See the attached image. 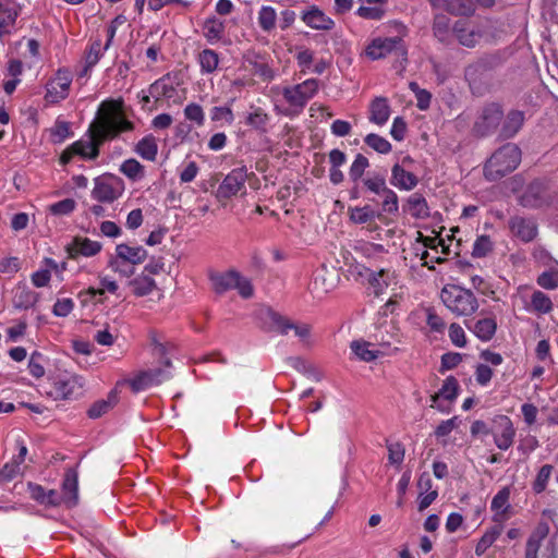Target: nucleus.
Wrapping results in <instances>:
<instances>
[{
  "label": "nucleus",
  "mask_w": 558,
  "mask_h": 558,
  "mask_svg": "<svg viewBox=\"0 0 558 558\" xmlns=\"http://www.w3.org/2000/svg\"><path fill=\"white\" fill-rule=\"evenodd\" d=\"M134 125L126 120L121 104L109 100L101 104L99 119L89 128L92 133L88 141L73 143L69 150L86 159H96L99 155V145L107 138H114L120 133L133 130Z\"/></svg>",
  "instance_id": "1"
},
{
  "label": "nucleus",
  "mask_w": 558,
  "mask_h": 558,
  "mask_svg": "<svg viewBox=\"0 0 558 558\" xmlns=\"http://www.w3.org/2000/svg\"><path fill=\"white\" fill-rule=\"evenodd\" d=\"M525 114L521 110L512 109L506 116L500 105L490 104V133L497 140H509L517 135L523 126Z\"/></svg>",
  "instance_id": "2"
},
{
  "label": "nucleus",
  "mask_w": 558,
  "mask_h": 558,
  "mask_svg": "<svg viewBox=\"0 0 558 558\" xmlns=\"http://www.w3.org/2000/svg\"><path fill=\"white\" fill-rule=\"evenodd\" d=\"M319 81L316 78H308L295 85H288L282 88V96L289 105L286 111L287 116H299L307 102L318 93Z\"/></svg>",
  "instance_id": "3"
},
{
  "label": "nucleus",
  "mask_w": 558,
  "mask_h": 558,
  "mask_svg": "<svg viewBox=\"0 0 558 558\" xmlns=\"http://www.w3.org/2000/svg\"><path fill=\"white\" fill-rule=\"evenodd\" d=\"M440 298L446 307L457 315H470L478 306L475 296L470 290L456 284L445 286Z\"/></svg>",
  "instance_id": "4"
},
{
  "label": "nucleus",
  "mask_w": 558,
  "mask_h": 558,
  "mask_svg": "<svg viewBox=\"0 0 558 558\" xmlns=\"http://www.w3.org/2000/svg\"><path fill=\"white\" fill-rule=\"evenodd\" d=\"M521 162V149L514 143H507L490 155V178H501L512 172Z\"/></svg>",
  "instance_id": "5"
},
{
  "label": "nucleus",
  "mask_w": 558,
  "mask_h": 558,
  "mask_svg": "<svg viewBox=\"0 0 558 558\" xmlns=\"http://www.w3.org/2000/svg\"><path fill=\"white\" fill-rule=\"evenodd\" d=\"M263 315L265 323L268 324V329L271 331L286 336L292 330L302 341H306L311 336V327L306 324H294L286 316L270 308H267Z\"/></svg>",
  "instance_id": "6"
},
{
  "label": "nucleus",
  "mask_w": 558,
  "mask_h": 558,
  "mask_svg": "<svg viewBox=\"0 0 558 558\" xmlns=\"http://www.w3.org/2000/svg\"><path fill=\"white\" fill-rule=\"evenodd\" d=\"M92 196L100 203H112L124 192L123 180L114 174L106 173L97 177L94 182Z\"/></svg>",
  "instance_id": "7"
},
{
  "label": "nucleus",
  "mask_w": 558,
  "mask_h": 558,
  "mask_svg": "<svg viewBox=\"0 0 558 558\" xmlns=\"http://www.w3.org/2000/svg\"><path fill=\"white\" fill-rule=\"evenodd\" d=\"M389 53L405 59L407 49L400 37L375 38L366 48V54L372 60L385 58Z\"/></svg>",
  "instance_id": "8"
},
{
  "label": "nucleus",
  "mask_w": 558,
  "mask_h": 558,
  "mask_svg": "<svg viewBox=\"0 0 558 558\" xmlns=\"http://www.w3.org/2000/svg\"><path fill=\"white\" fill-rule=\"evenodd\" d=\"M247 178V168L245 166L231 170L219 184L217 197L219 199H229L235 196L241 190H245Z\"/></svg>",
  "instance_id": "9"
},
{
  "label": "nucleus",
  "mask_w": 558,
  "mask_h": 558,
  "mask_svg": "<svg viewBox=\"0 0 558 558\" xmlns=\"http://www.w3.org/2000/svg\"><path fill=\"white\" fill-rule=\"evenodd\" d=\"M465 78L471 92L476 96H483L488 90V63L482 59L465 69Z\"/></svg>",
  "instance_id": "10"
},
{
  "label": "nucleus",
  "mask_w": 558,
  "mask_h": 558,
  "mask_svg": "<svg viewBox=\"0 0 558 558\" xmlns=\"http://www.w3.org/2000/svg\"><path fill=\"white\" fill-rule=\"evenodd\" d=\"M72 74L68 69H59L56 77L46 86L45 99L50 104H58L69 95Z\"/></svg>",
  "instance_id": "11"
},
{
  "label": "nucleus",
  "mask_w": 558,
  "mask_h": 558,
  "mask_svg": "<svg viewBox=\"0 0 558 558\" xmlns=\"http://www.w3.org/2000/svg\"><path fill=\"white\" fill-rule=\"evenodd\" d=\"M550 203L551 196L549 189L541 181H534L529 184L520 196V204L524 207L539 208Z\"/></svg>",
  "instance_id": "12"
},
{
  "label": "nucleus",
  "mask_w": 558,
  "mask_h": 558,
  "mask_svg": "<svg viewBox=\"0 0 558 558\" xmlns=\"http://www.w3.org/2000/svg\"><path fill=\"white\" fill-rule=\"evenodd\" d=\"M170 377L171 374L168 369L158 367L155 369L140 372L129 380V384L134 392H140L151 386L159 385Z\"/></svg>",
  "instance_id": "13"
},
{
  "label": "nucleus",
  "mask_w": 558,
  "mask_h": 558,
  "mask_svg": "<svg viewBox=\"0 0 558 558\" xmlns=\"http://www.w3.org/2000/svg\"><path fill=\"white\" fill-rule=\"evenodd\" d=\"M490 432L494 434L496 446L501 450L511 447L514 437V428L508 416L500 415L494 418Z\"/></svg>",
  "instance_id": "14"
},
{
  "label": "nucleus",
  "mask_w": 558,
  "mask_h": 558,
  "mask_svg": "<svg viewBox=\"0 0 558 558\" xmlns=\"http://www.w3.org/2000/svg\"><path fill=\"white\" fill-rule=\"evenodd\" d=\"M82 388L83 383L81 377L74 375L63 376L56 379L49 395L56 400L71 399L78 395Z\"/></svg>",
  "instance_id": "15"
},
{
  "label": "nucleus",
  "mask_w": 558,
  "mask_h": 558,
  "mask_svg": "<svg viewBox=\"0 0 558 558\" xmlns=\"http://www.w3.org/2000/svg\"><path fill=\"white\" fill-rule=\"evenodd\" d=\"M68 256L72 259L77 258L82 255L85 257H92L98 254L101 250V244L97 241H92L88 238L75 236L65 246Z\"/></svg>",
  "instance_id": "16"
},
{
  "label": "nucleus",
  "mask_w": 558,
  "mask_h": 558,
  "mask_svg": "<svg viewBox=\"0 0 558 558\" xmlns=\"http://www.w3.org/2000/svg\"><path fill=\"white\" fill-rule=\"evenodd\" d=\"M301 19L313 29L330 31L335 27V21L316 5H312L307 11H304Z\"/></svg>",
  "instance_id": "17"
},
{
  "label": "nucleus",
  "mask_w": 558,
  "mask_h": 558,
  "mask_svg": "<svg viewBox=\"0 0 558 558\" xmlns=\"http://www.w3.org/2000/svg\"><path fill=\"white\" fill-rule=\"evenodd\" d=\"M175 77L177 75H172L171 73L163 75L162 77L158 78L153 84H150L148 93L156 100H159L161 98H172L175 95L174 85L179 84L175 81Z\"/></svg>",
  "instance_id": "18"
},
{
  "label": "nucleus",
  "mask_w": 558,
  "mask_h": 558,
  "mask_svg": "<svg viewBox=\"0 0 558 558\" xmlns=\"http://www.w3.org/2000/svg\"><path fill=\"white\" fill-rule=\"evenodd\" d=\"M418 183L417 177L407 171L405 168L396 163L391 169L390 184L403 191L413 190Z\"/></svg>",
  "instance_id": "19"
},
{
  "label": "nucleus",
  "mask_w": 558,
  "mask_h": 558,
  "mask_svg": "<svg viewBox=\"0 0 558 558\" xmlns=\"http://www.w3.org/2000/svg\"><path fill=\"white\" fill-rule=\"evenodd\" d=\"M512 233L524 242L532 241L537 234V227L534 220L522 217H513L510 220Z\"/></svg>",
  "instance_id": "20"
},
{
  "label": "nucleus",
  "mask_w": 558,
  "mask_h": 558,
  "mask_svg": "<svg viewBox=\"0 0 558 558\" xmlns=\"http://www.w3.org/2000/svg\"><path fill=\"white\" fill-rule=\"evenodd\" d=\"M236 270H228L226 272H209V280L211 281L213 289L218 294H223L225 292L234 289V284H236Z\"/></svg>",
  "instance_id": "21"
},
{
  "label": "nucleus",
  "mask_w": 558,
  "mask_h": 558,
  "mask_svg": "<svg viewBox=\"0 0 558 558\" xmlns=\"http://www.w3.org/2000/svg\"><path fill=\"white\" fill-rule=\"evenodd\" d=\"M117 258L131 265L142 264L147 258V251L142 246L121 243L116 247Z\"/></svg>",
  "instance_id": "22"
},
{
  "label": "nucleus",
  "mask_w": 558,
  "mask_h": 558,
  "mask_svg": "<svg viewBox=\"0 0 558 558\" xmlns=\"http://www.w3.org/2000/svg\"><path fill=\"white\" fill-rule=\"evenodd\" d=\"M459 383L453 376H449L445 379L440 390L432 397L433 407H436L440 411H445V408L439 403L440 399L452 402L458 397Z\"/></svg>",
  "instance_id": "23"
},
{
  "label": "nucleus",
  "mask_w": 558,
  "mask_h": 558,
  "mask_svg": "<svg viewBox=\"0 0 558 558\" xmlns=\"http://www.w3.org/2000/svg\"><path fill=\"white\" fill-rule=\"evenodd\" d=\"M403 210L408 211L413 218L424 219L429 216V208L425 197L420 193H414L407 198Z\"/></svg>",
  "instance_id": "24"
},
{
  "label": "nucleus",
  "mask_w": 558,
  "mask_h": 558,
  "mask_svg": "<svg viewBox=\"0 0 558 558\" xmlns=\"http://www.w3.org/2000/svg\"><path fill=\"white\" fill-rule=\"evenodd\" d=\"M390 117V106L387 98L376 97L369 105V121L377 125H384Z\"/></svg>",
  "instance_id": "25"
},
{
  "label": "nucleus",
  "mask_w": 558,
  "mask_h": 558,
  "mask_svg": "<svg viewBox=\"0 0 558 558\" xmlns=\"http://www.w3.org/2000/svg\"><path fill=\"white\" fill-rule=\"evenodd\" d=\"M77 474L74 470H68L62 483V496L64 502L74 506L77 502Z\"/></svg>",
  "instance_id": "26"
},
{
  "label": "nucleus",
  "mask_w": 558,
  "mask_h": 558,
  "mask_svg": "<svg viewBox=\"0 0 558 558\" xmlns=\"http://www.w3.org/2000/svg\"><path fill=\"white\" fill-rule=\"evenodd\" d=\"M118 395L116 390L109 392L106 400H98L94 402L87 411L89 418L96 420L109 412L117 403Z\"/></svg>",
  "instance_id": "27"
},
{
  "label": "nucleus",
  "mask_w": 558,
  "mask_h": 558,
  "mask_svg": "<svg viewBox=\"0 0 558 558\" xmlns=\"http://www.w3.org/2000/svg\"><path fill=\"white\" fill-rule=\"evenodd\" d=\"M204 36L209 43L219 41L226 29L223 21L218 20L216 16L208 17L203 25Z\"/></svg>",
  "instance_id": "28"
},
{
  "label": "nucleus",
  "mask_w": 558,
  "mask_h": 558,
  "mask_svg": "<svg viewBox=\"0 0 558 558\" xmlns=\"http://www.w3.org/2000/svg\"><path fill=\"white\" fill-rule=\"evenodd\" d=\"M129 286L132 288L133 293L136 296L148 295L156 289L155 280L144 272L130 280Z\"/></svg>",
  "instance_id": "29"
},
{
  "label": "nucleus",
  "mask_w": 558,
  "mask_h": 558,
  "mask_svg": "<svg viewBox=\"0 0 558 558\" xmlns=\"http://www.w3.org/2000/svg\"><path fill=\"white\" fill-rule=\"evenodd\" d=\"M135 151L142 158L149 161H154L158 153L156 138L151 134L146 135L137 143Z\"/></svg>",
  "instance_id": "30"
},
{
  "label": "nucleus",
  "mask_w": 558,
  "mask_h": 558,
  "mask_svg": "<svg viewBox=\"0 0 558 558\" xmlns=\"http://www.w3.org/2000/svg\"><path fill=\"white\" fill-rule=\"evenodd\" d=\"M527 310L539 314H548L553 310V302L547 294L535 290L531 295V303Z\"/></svg>",
  "instance_id": "31"
},
{
  "label": "nucleus",
  "mask_w": 558,
  "mask_h": 558,
  "mask_svg": "<svg viewBox=\"0 0 558 558\" xmlns=\"http://www.w3.org/2000/svg\"><path fill=\"white\" fill-rule=\"evenodd\" d=\"M433 32L439 41L448 43L451 35L449 16L442 13L436 14L434 16Z\"/></svg>",
  "instance_id": "32"
},
{
  "label": "nucleus",
  "mask_w": 558,
  "mask_h": 558,
  "mask_svg": "<svg viewBox=\"0 0 558 558\" xmlns=\"http://www.w3.org/2000/svg\"><path fill=\"white\" fill-rule=\"evenodd\" d=\"M381 219V213L372 209L369 205L363 207H354L350 209V219L354 223H366L374 219Z\"/></svg>",
  "instance_id": "33"
},
{
  "label": "nucleus",
  "mask_w": 558,
  "mask_h": 558,
  "mask_svg": "<svg viewBox=\"0 0 558 558\" xmlns=\"http://www.w3.org/2000/svg\"><path fill=\"white\" fill-rule=\"evenodd\" d=\"M100 286L101 289L89 288L88 290L81 292L78 296L82 299V302L85 303L87 302L88 298L94 299L97 295L104 294L105 290L110 293H116L118 290L117 282L108 277L100 278Z\"/></svg>",
  "instance_id": "34"
},
{
  "label": "nucleus",
  "mask_w": 558,
  "mask_h": 558,
  "mask_svg": "<svg viewBox=\"0 0 558 558\" xmlns=\"http://www.w3.org/2000/svg\"><path fill=\"white\" fill-rule=\"evenodd\" d=\"M120 171L132 181H138L145 177L144 166L134 158L124 160Z\"/></svg>",
  "instance_id": "35"
},
{
  "label": "nucleus",
  "mask_w": 558,
  "mask_h": 558,
  "mask_svg": "<svg viewBox=\"0 0 558 558\" xmlns=\"http://www.w3.org/2000/svg\"><path fill=\"white\" fill-rule=\"evenodd\" d=\"M509 496H510L509 488L504 487L493 498V500L490 502V508L496 511L504 509V511L501 513L496 514V521H500V520H504L507 518L506 512H507V509L509 508V504H508Z\"/></svg>",
  "instance_id": "36"
},
{
  "label": "nucleus",
  "mask_w": 558,
  "mask_h": 558,
  "mask_svg": "<svg viewBox=\"0 0 558 558\" xmlns=\"http://www.w3.org/2000/svg\"><path fill=\"white\" fill-rule=\"evenodd\" d=\"M277 13L272 7L263 5L258 12V24L264 32H271L276 26Z\"/></svg>",
  "instance_id": "37"
},
{
  "label": "nucleus",
  "mask_w": 558,
  "mask_h": 558,
  "mask_svg": "<svg viewBox=\"0 0 558 558\" xmlns=\"http://www.w3.org/2000/svg\"><path fill=\"white\" fill-rule=\"evenodd\" d=\"M362 181L367 191L376 195H383L385 191L388 189L385 177L379 173H369Z\"/></svg>",
  "instance_id": "38"
},
{
  "label": "nucleus",
  "mask_w": 558,
  "mask_h": 558,
  "mask_svg": "<svg viewBox=\"0 0 558 558\" xmlns=\"http://www.w3.org/2000/svg\"><path fill=\"white\" fill-rule=\"evenodd\" d=\"M199 64L202 72L205 73H213L219 63V57L218 53L215 50L211 49H204L199 53Z\"/></svg>",
  "instance_id": "39"
},
{
  "label": "nucleus",
  "mask_w": 558,
  "mask_h": 558,
  "mask_svg": "<svg viewBox=\"0 0 558 558\" xmlns=\"http://www.w3.org/2000/svg\"><path fill=\"white\" fill-rule=\"evenodd\" d=\"M368 166V159L364 155L357 154L349 170L350 180L353 183H359Z\"/></svg>",
  "instance_id": "40"
},
{
  "label": "nucleus",
  "mask_w": 558,
  "mask_h": 558,
  "mask_svg": "<svg viewBox=\"0 0 558 558\" xmlns=\"http://www.w3.org/2000/svg\"><path fill=\"white\" fill-rule=\"evenodd\" d=\"M351 350L360 360L365 362H372L378 356V351L369 350V343L365 341H353Z\"/></svg>",
  "instance_id": "41"
},
{
  "label": "nucleus",
  "mask_w": 558,
  "mask_h": 558,
  "mask_svg": "<svg viewBox=\"0 0 558 558\" xmlns=\"http://www.w3.org/2000/svg\"><path fill=\"white\" fill-rule=\"evenodd\" d=\"M446 10L454 15H468L474 10V1L447 0Z\"/></svg>",
  "instance_id": "42"
},
{
  "label": "nucleus",
  "mask_w": 558,
  "mask_h": 558,
  "mask_svg": "<svg viewBox=\"0 0 558 558\" xmlns=\"http://www.w3.org/2000/svg\"><path fill=\"white\" fill-rule=\"evenodd\" d=\"M384 197L381 204V214L386 213L389 215H398L399 214V199L398 195L391 189H387L385 193L381 195Z\"/></svg>",
  "instance_id": "43"
},
{
  "label": "nucleus",
  "mask_w": 558,
  "mask_h": 558,
  "mask_svg": "<svg viewBox=\"0 0 558 558\" xmlns=\"http://www.w3.org/2000/svg\"><path fill=\"white\" fill-rule=\"evenodd\" d=\"M364 142L379 154H388L391 150V144L385 137L375 133L366 135Z\"/></svg>",
  "instance_id": "44"
},
{
  "label": "nucleus",
  "mask_w": 558,
  "mask_h": 558,
  "mask_svg": "<svg viewBox=\"0 0 558 558\" xmlns=\"http://www.w3.org/2000/svg\"><path fill=\"white\" fill-rule=\"evenodd\" d=\"M366 271L368 272V283L374 289V294L379 296L384 289L388 286V282L383 279L386 275V271L384 269H380L379 271L366 269Z\"/></svg>",
  "instance_id": "45"
},
{
  "label": "nucleus",
  "mask_w": 558,
  "mask_h": 558,
  "mask_svg": "<svg viewBox=\"0 0 558 558\" xmlns=\"http://www.w3.org/2000/svg\"><path fill=\"white\" fill-rule=\"evenodd\" d=\"M551 471H553V466L550 464H545L539 469V471L536 475V478L533 482V486H532L533 490L536 494H541L546 489L547 483L551 475Z\"/></svg>",
  "instance_id": "46"
},
{
  "label": "nucleus",
  "mask_w": 558,
  "mask_h": 558,
  "mask_svg": "<svg viewBox=\"0 0 558 558\" xmlns=\"http://www.w3.org/2000/svg\"><path fill=\"white\" fill-rule=\"evenodd\" d=\"M38 301V294L34 291L22 289L20 293L16 294L15 306L20 308H29L36 304Z\"/></svg>",
  "instance_id": "47"
},
{
  "label": "nucleus",
  "mask_w": 558,
  "mask_h": 558,
  "mask_svg": "<svg viewBox=\"0 0 558 558\" xmlns=\"http://www.w3.org/2000/svg\"><path fill=\"white\" fill-rule=\"evenodd\" d=\"M76 203L72 198H65L49 206V210L54 216H64L75 209Z\"/></svg>",
  "instance_id": "48"
},
{
  "label": "nucleus",
  "mask_w": 558,
  "mask_h": 558,
  "mask_svg": "<svg viewBox=\"0 0 558 558\" xmlns=\"http://www.w3.org/2000/svg\"><path fill=\"white\" fill-rule=\"evenodd\" d=\"M41 362L43 354L37 351L33 352L28 361V371L35 378H40L45 375V367Z\"/></svg>",
  "instance_id": "49"
},
{
  "label": "nucleus",
  "mask_w": 558,
  "mask_h": 558,
  "mask_svg": "<svg viewBox=\"0 0 558 558\" xmlns=\"http://www.w3.org/2000/svg\"><path fill=\"white\" fill-rule=\"evenodd\" d=\"M184 116L187 120L195 122L198 126L204 124V111L197 104H189L184 109Z\"/></svg>",
  "instance_id": "50"
},
{
  "label": "nucleus",
  "mask_w": 558,
  "mask_h": 558,
  "mask_svg": "<svg viewBox=\"0 0 558 558\" xmlns=\"http://www.w3.org/2000/svg\"><path fill=\"white\" fill-rule=\"evenodd\" d=\"M210 119L214 122L225 121L231 124L234 120V116L230 107H213L210 110Z\"/></svg>",
  "instance_id": "51"
},
{
  "label": "nucleus",
  "mask_w": 558,
  "mask_h": 558,
  "mask_svg": "<svg viewBox=\"0 0 558 558\" xmlns=\"http://www.w3.org/2000/svg\"><path fill=\"white\" fill-rule=\"evenodd\" d=\"M51 134L54 137L56 143L63 142L66 137L72 135L70 123L57 120L54 126L51 129Z\"/></svg>",
  "instance_id": "52"
},
{
  "label": "nucleus",
  "mask_w": 558,
  "mask_h": 558,
  "mask_svg": "<svg viewBox=\"0 0 558 558\" xmlns=\"http://www.w3.org/2000/svg\"><path fill=\"white\" fill-rule=\"evenodd\" d=\"M537 284L546 290H554L558 287V272L544 271L537 277Z\"/></svg>",
  "instance_id": "53"
},
{
  "label": "nucleus",
  "mask_w": 558,
  "mask_h": 558,
  "mask_svg": "<svg viewBox=\"0 0 558 558\" xmlns=\"http://www.w3.org/2000/svg\"><path fill=\"white\" fill-rule=\"evenodd\" d=\"M388 460L391 464H401L404 459V448L400 442L387 444Z\"/></svg>",
  "instance_id": "54"
},
{
  "label": "nucleus",
  "mask_w": 558,
  "mask_h": 558,
  "mask_svg": "<svg viewBox=\"0 0 558 558\" xmlns=\"http://www.w3.org/2000/svg\"><path fill=\"white\" fill-rule=\"evenodd\" d=\"M21 473V464L15 462L13 459L12 461L5 463L3 468L0 470V481H12Z\"/></svg>",
  "instance_id": "55"
},
{
  "label": "nucleus",
  "mask_w": 558,
  "mask_h": 558,
  "mask_svg": "<svg viewBox=\"0 0 558 558\" xmlns=\"http://www.w3.org/2000/svg\"><path fill=\"white\" fill-rule=\"evenodd\" d=\"M268 122V116L260 109H256L246 118V124L255 129H263Z\"/></svg>",
  "instance_id": "56"
},
{
  "label": "nucleus",
  "mask_w": 558,
  "mask_h": 558,
  "mask_svg": "<svg viewBox=\"0 0 558 558\" xmlns=\"http://www.w3.org/2000/svg\"><path fill=\"white\" fill-rule=\"evenodd\" d=\"M74 307V303L71 299H59L53 305L52 313L58 317L68 316Z\"/></svg>",
  "instance_id": "57"
},
{
  "label": "nucleus",
  "mask_w": 558,
  "mask_h": 558,
  "mask_svg": "<svg viewBox=\"0 0 558 558\" xmlns=\"http://www.w3.org/2000/svg\"><path fill=\"white\" fill-rule=\"evenodd\" d=\"M462 361V355L457 352H448L441 356L440 372L452 369Z\"/></svg>",
  "instance_id": "58"
},
{
  "label": "nucleus",
  "mask_w": 558,
  "mask_h": 558,
  "mask_svg": "<svg viewBox=\"0 0 558 558\" xmlns=\"http://www.w3.org/2000/svg\"><path fill=\"white\" fill-rule=\"evenodd\" d=\"M449 337L451 342L459 348L465 345V333L461 326L451 324L449 327Z\"/></svg>",
  "instance_id": "59"
},
{
  "label": "nucleus",
  "mask_w": 558,
  "mask_h": 558,
  "mask_svg": "<svg viewBox=\"0 0 558 558\" xmlns=\"http://www.w3.org/2000/svg\"><path fill=\"white\" fill-rule=\"evenodd\" d=\"M426 323L430 330L435 332H442L446 327L444 319L439 315H437L432 308L427 310Z\"/></svg>",
  "instance_id": "60"
},
{
  "label": "nucleus",
  "mask_w": 558,
  "mask_h": 558,
  "mask_svg": "<svg viewBox=\"0 0 558 558\" xmlns=\"http://www.w3.org/2000/svg\"><path fill=\"white\" fill-rule=\"evenodd\" d=\"M234 289H238L240 295L244 299H248L253 295L254 289L251 281L240 275L238 272L236 284H234Z\"/></svg>",
  "instance_id": "61"
},
{
  "label": "nucleus",
  "mask_w": 558,
  "mask_h": 558,
  "mask_svg": "<svg viewBox=\"0 0 558 558\" xmlns=\"http://www.w3.org/2000/svg\"><path fill=\"white\" fill-rule=\"evenodd\" d=\"M407 132V123L401 117L395 118L390 134L393 137V140L400 142L404 138Z\"/></svg>",
  "instance_id": "62"
},
{
  "label": "nucleus",
  "mask_w": 558,
  "mask_h": 558,
  "mask_svg": "<svg viewBox=\"0 0 558 558\" xmlns=\"http://www.w3.org/2000/svg\"><path fill=\"white\" fill-rule=\"evenodd\" d=\"M27 488L32 499H34L40 505L46 506L47 489H45L41 485L35 483H28Z\"/></svg>",
  "instance_id": "63"
},
{
  "label": "nucleus",
  "mask_w": 558,
  "mask_h": 558,
  "mask_svg": "<svg viewBox=\"0 0 558 558\" xmlns=\"http://www.w3.org/2000/svg\"><path fill=\"white\" fill-rule=\"evenodd\" d=\"M356 14L367 20H380L384 15V10L376 7L362 5L357 9Z\"/></svg>",
  "instance_id": "64"
}]
</instances>
